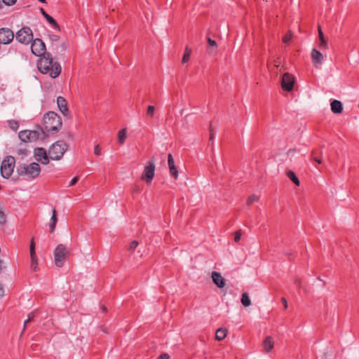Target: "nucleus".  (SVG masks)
<instances>
[{"instance_id": "nucleus-36", "label": "nucleus", "mask_w": 359, "mask_h": 359, "mask_svg": "<svg viewBox=\"0 0 359 359\" xmlns=\"http://www.w3.org/2000/svg\"><path fill=\"white\" fill-rule=\"evenodd\" d=\"M139 243L137 241H133L128 247V250L133 252L137 247Z\"/></svg>"}, {"instance_id": "nucleus-16", "label": "nucleus", "mask_w": 359, "mask_h": 359, "mask_svg": "<svg viewBox=\"0 0 359 359\" xmlns=\"http://www.w3.org/2000/svg\"><path fill=\"white\" fill-rule=\"evenodd\" d=\"M212 278L213 283L219 288H223L225 286V280L222 275L217 271L212 273Z\"/></svg>"}, {"instance_id": "nucleus-33", "label": "nucleus", "mask_w": 359, "mask_h": 359, "mask_svg": "<svg viewBox=\"0 0 359 359\" xmlns=\"http://www.w3.org/2000/svg\"><path fill=\"white\" fill-rule=\"evenodd\" d=\"M209 133H210L209 143H210V142H212V141L215 138L214 129L212 127V122H210V125H209Z\"/></svg>"}, {"instance_id": "nucleus-8", "label": "nucleus", "mask_w": 359, "mask_h": 359, "mask_svg": "<svg viewBox=\"0 0 359 359\" xmlns=\"http://www.w3.org/2000/svg\"><path fill=\"white\" fill-rule=\"evenodd\" d=\"M16 40L22 44L28 45L33 40V32L29 27H22L15 34Z\"/></svg>"}, {"instance_id": "nucleus-39", "label": "nucleus", "mask_w": 359, "mask_h": 359, "mask_svg": "<svg viewBox=\"0 0 359 359\" xmlns=\"http://www.w3.org/2000/svg\"><path fill=\"white\" fill-rule=\"evenodd\" d=\"M292 39V34L290 33V34H285L283 38V41L284 43H288L290 40Z\"/></svg>"}, {"instance_id": "nucleus-4", "label": "nucleus", "mask_w": 359, "mask_h": 359, "mask_svg": "<svg viewBox=\"0 0 359 359\" xmlns=\"http://www.w3.org/2000/svg\"><path fill=\"white\" fill-rule=\"evenodd\" d=\"M41 135H43V138L46 137V133L41 127H39V130H25L20 131L18 134L19 138L24 142H35L40 138Z\"/></svg>"}, {"instance_id": "nucleus-22", "label": "nucleus", "mask_w": 359, "mask_h": 359, "mask_svg": "<svg viewBox=\"0 0 359 359\" xmlns=\"http://www.w3.org/2000/svg\"><path fill=\"white\" fill-rule=\"evenodd\" d=\"M323 154L322 150L313 149L311 151V158L313 161H315L318 164L322 163L321 156Z\"/></svg>"}, {"instance_id": "nucleus-42", "label": "nucleus", "mask_w": 359, "mask_h": 359, "mask_svg": "<svg viewBox=\"0 0 359 359\" xmlns=\"http://www.w3.org/2000/svg\"><path fill=\"white\" fill-rule=\"evenodd\" d=\"M94 153L96 156H100L101 154V148L99 145H96L95 147Z\"/></svg>"}, {"instance_id": "nucleus-38", "label": "nucleus", "mask_w": 359, "mask_h": 359, "mask_svg": "<svg viewBox=\"0 0 359 359\" xmlns=\"http://www.w3.org/2000/svg\"><path fill=\"white\" fill-rule=\"evenodd\" d=\"M241 231L238 230L234 233V241L238 242L241 240Z\"/></svg>"}, {"instance_id": "nucleus-26", "label": "nucleus", "mask_w": 359, "mask_h": 359, "mask_svg": "<svg viewBox=\"0 0 359 359\" xmlns=\"http://www.w3.org/2000/svg\"><path fill=\"white\" fill-rule=\"evenodd\" d=\"M241 302L245 307H248L251 305V301L247 292H243L242 294Z\"/></svg>"}, {"instance_id": "nucleus-25", "label": "nucleus", "mask_w": 359, "mask_h": 359, "mask_svg": "<svg viewBox=\"0 0 359 359\" xmlns=\"http://www.w3.org/2000/svg\"><path fill=\"white\" fill-rule=\"evenodd\" d=\"M287 176L295 185L299 186L300 182L293 171L288 170L287 172Z\"/></svg>"}, {"instance_id": "nucleus-52", "label": "nucleus", "mask_w": 359, "mask_h": 359, "mask_svg": "<svg viewBox=\"0 0 359 359\" xmlns=\"http://www.w3.org/2000/svg\"><path fill=\"white\" fill-rule=\"evenodd\" d=\"M102 309H103L104 311H107V308L104 306H102Z\"/></svg>"}, {"instance_id": "nucleus-43", "label": "nucleus", "mask_w": 359, "mask_h": 359, "mask_svg": "<svg viewBox=\"0 0 359 359\" xmlns=\"http://www.w3.org/2000/svg\"><path fill=\"white\" fill-rule=\"evenodd\" d=\"M49 39L51 41H57L60 39V37L56 34H50L49 35Z\"/></svg>"}, {"instance_id": "nucleus-7", "label": "nucleus", "mask_w": 359, "mask_h": 359, "mask_svg": "<svg viewBox=\"0 0 359 359\" xmlns=\"http://www.w3.org/2000/svg\"><path fill=\"white\" fill-rule=\"evenodd\" d=\"M15 159L12 156H6L2 161L1 165V175L5 179H8L15 168Z\"/></svg>"}, {"instance_id": "nucleus-28", "label": "nucleus", "mask_w": 359, "mask_h": 359, "mask_svg": "<svg viewBox=\"0 0 359 359\" xmlns=\"http://www.w3.org/2000/svg\"><path fill=\"white\" fill-rule=\"evenodd\" d=\"M191 53V50L188 46L186 47L182 59V62L183 64L187 62L189 60L190 55Z\"/></svg>"}, {"instance_id": "nucleus-53", "label": "nucleus", "mask_w": 359, "mask_h": 359, "mask_svg": "<svg viewBox=\"0 0 359 359\" xmlns=\"http://www.w3.org/2000/svg\"><path fill=\"white\" fill-rule=\"evenodd\" d=\"M327 1H330L331 0H326Z\"/></svg>"}, {"instance_id": "nucleus-3", "label": "nucleus", "mask_w": 359, "mask_h": 359, "mask_svg": "<svg viewBox=\"0 0 359 359\" xmlns=\"http://www.w3.org/2000/svg\"><path fill=\"white\" fill-rule=\"evenodd\" d=\"M16 171L20 176L27 175L29 178L37 177L41 172V167L37 163H32L29 165L21 164L17 167Z\"/></svg>"}, {"instance_id": "nucleus-12", "label": "nucleus", "mask_w": 359, "mask_h": 359, "mask_svg": "<svg viewBox=\"0 0 359 359\" xmlns=\"http://www.w3.org/2000/svg\"><path fill=\"white\" fill-rule=\"evenodd\" d=\"M13 32L7 27L0 28V43L2 44H9L14 39Z\"/></svg>"}, {"instance_id": "nucleus-1", "label": "nucleus", "mask_w": 359, "mask_h": 359, "mask_svg": "<svg viewBox=\"0 0 359 359\" xmlns=\"http://www.w3.org/2000/svg\"><path fill=\"white\" fill-rule=\"evenodd\" d=\"M38 68L42 74H48L53 79L60 74L62 69L57 62H53V58L50 53H47L41 57L38 62Z\"/></svg>"}, {"instance_id": "nucleus-47", "label": "nucleus", "mask_w": 359, "mask_h": 359, "mask_svg": "<svg viewBox=\"0 0 359 359\" xmlns=\"http://www.w3.org/2000/svg\"><path fill=\"white\" fill-rule=\"evenodd\" d=\"M273 65L277 68L280 66V58L279 57H277L276 60H274Z\"/></svg>"}, {"instance_id": "nucleus-40", "label": "nucleus", "mask_w": 359, "mask_h": 359, "mask_svg": "<svg viewBox=\"0 0 359 359\" xmlns=\"http://www.w3.org/2000/svg\"><path fill=\"white\" fill-rule=\"evenodd\" d=\"M318 37L320 40L325 39L324 34L322 31L321 27L318 25Z\"/></svg>"}, {"instance_id": "nucleus-34", "label": "nucleus", "mask_w": 359, "mask_h": 359, "mask_svg": "<svg viewBox=\"0 0 359 359\" xmlns=\"http://www.w3.org/2000/svg\"><path fill=\"white\" fill-rule=\"evenodd\" d=\"M29 252H30V257H33L34 255H36L35 243H34L33 238L31 240V242H30Z\"/></svg>"}, {"instance_id": "nucleus-20", "label": "nucleus", "mask_w": 359, "mask_h": 359, "mask_svg": "<svg viewBox=\"0 0 359 359\" xmlns=\"http://www.w3.org/2000/svg\"><path fill=\"white\" fill-rule=\"evenodd\" d=\"M207 41L208 43L207 51L211 55L216 53L217 50V42L215 40L210 39V37H208Z\"/></svg>"}, {"instance_id": "nucleus-41", "label": "nucleus", "mask_w": 359, "mask_h": 359, "mask_svg": "<svg viewBox=\"0 0 359 359\" xmlns=\"http://www.w3.org/2000/svg\"><path fill=\"white\" fill-rule=\"evenodd\" d=\"M2 1L6 5V6H12L15 4L17 0H2Z\"/></svg>"}, {"instance_id": "nucleus-6", "label": "nucleus", "mask_w": 359, "mask_h": 359, "mask_svg": "<svg viewBox=\"0 0 359 359\" xmlns=\"http://www.w3.org/2000/svg\"><path fill=\"white\" fill-rule=\"evenodd\" d=\"M69 255L70 251L67 246L63 244H59L54 250V261L55 265L57 267H62Z\"/></svg>"}, {"instance_id": "nucleus-18", "label": "nucleus", "mask_w": 359, "mask_h": 359, "mask_svg": "<svg viewBox=\"0 0 359 359\" xmlns=\"http://www.w3.org/2000/svg\"><path fill=\"white\" fill-rule=\"evenodd\" d=\"M168 163L170 174L172 177H174L175 179H177L178 176V171L175 165L174 159L171 154H169L168 156Z\"/></svg>"}, {"instance_id": "nucleus-30", "label": "nucleus", "mask_w": 359, "mask_h": 359, "mask_svg": "<svg viewBox=\"0 0 359 359\" xmlns=\"http://www.w3.org/2000/svg\"><path fill=\"white\" fill-rule=\"evenodd\" d=\"M8 124L9 128L14 131H16L19 128V122L16 120H9Z\"/></svg>"}, {"instance_id": "nucleus-10", "label": "nucleus", "mask_w": 359, "mask_h": 359, "mask_svg": "<svg viewBox=\"0 0 359 359\" xmlns=\"http://www.w3.org/2000/svg\"><path fill=\"white\" fill-rule=\"evenodd\" d=\"M294 84V77L292 74L286 72L283 74L281 79V87L287 92L292 90Z\"/></svg>"}, {"instance_id": "nucleus-51", "label": "nucleus", "mask_w": 359, "mask_h": 359, "mask_svg": "<svg viewBox=\"0 0 359 359\" xmlns=\"http://www.w3.org/2000/svg\"><path fill=\"white\" fill-rule=\"evenodd\" d=\"M39 1L43 3V4H45L46 3V0H38Z\"/></svg>"}, {"instance_id": "nucleus-2", "label": "nucleus", "mask_w": 359, "mask_h": 359, "mask_svg": "<svg viewBox=\"0 0 359 359\" xmlns=\"http://www.w3.org/2000/svg\"><path fill=\"white\" fill-rule=\"evenodd\" d=\"M43 125L46 131L55 133L61 128L62 122L57 113L48 111L43 116Z\"/></svg>"}, {"instance_id": "nucleus-17", "label": "nucleus", "mask_w": 359, "mask_h": 359, "mask_svg": "<svg viewBox=\"0 0 359 359\" xmlns=\"http://www.w3.org/2000/svg\"><path fill=\"white\" fill-rule=\"evenodd\" d=\"M40 12L42 15L45 18V19L48 22V23L55 29L60 31V28L56 20L48 15L43 8H40Z\"/></svg>"}, {"instance_id": "nucleus-9", "label": "nucleus", "mask_w": 359, "mask_h": 359, "mask_svg": "<svg viewBox=\"0 0 359 359\" xmlns=\"http://www.w3.org/2000/svg\"><path fill=\"white\" fill-rule=\"evenodd\" d=\"M32 53L36 56L43 57L48 52L46 51V45L41 39H35L32 41Z\"/></svg>"}, {"instance_id": "nucleus-31", "label": "nucleus", "mask_w": 359, "mask_h": 359, "mask_svg": "<svg viewBox=\"0 0 359 359\" xmlns=\"http://www.w3.org/2000/svg\"><path fill=\"white\" fill-rule=\"evenodd\" d=\"M258 200L259 197L255 194H252L248 198L246 203L248 205H251L254 202L258 201Z\"/></svg>"}, {"instance_id": "nucleus-14", "label": "nucleus", "mask_w": 359, "mask_h": 359, "mask_svg": "<svg viewBox=\"0 0 359 359\" xmlns=\"http://www.w3.org/2000/svg\"><path fill=\"white\" fill-rule=\"evenodd\" d=\"M57 103L58 109L60 111V112L64 116H69V109L67 107V100L62 96H59L57 98Z\"/></svg>"}, {"instance_id": "nucleus-37", "label": "nucleus", "mask_w": 359, "mask_h": 359, "mask_svg": "<svg viewBox=\"0 0 359 359\" xmlns=\"http://www.w3.org/2000/svg\"><path fill=\"white\" fill-rule=\"evenodd\" d=\"M319 48L320 49L327 48V42L325 39L320 40Z\"/></svg>"}, {"instance_id": "nucleus-24", "label": "nucleus", "mask_w": 359, "mask_h": 359, "mask_svg": "<svg viewBox=\"0 0 359 359\" xmlns=\"http://www.w3.org/2000/svg\"><path fill=\"white\" fill-rule=\"evenodd\" d=\"M226 333L227 330L226 328H219L216 331L215 339L218 341H222L226 337Z\"/></svg>"}, {"instance_id": "nucleus-46", "label": "nucleus", "mask_w": 359, "mask_h": 359, "mask_svg": "<svg viewBox=\"0 0 359 359\" xmlns=\"http://www.w3.org/2000/svg\"><path fill=\"white\" fill-rule=\"evenodd\" d=\"M280 300L284 305V309H287L288 306L287 299L285 297H282Z\"/></svg>"}, {"instance_id": "nucleus-50", "label": "nucleus", "mask_w": 359, "mask_h": 359, "mask_svg": "<svg viewBox=\"0 0 359 359\" xmlns=\"http://www.w3.org/2000/svg\"><path fill=\"white\" fill-rule=\"evenodd\" d=\"M4 266H3V261L1 259H0V272L2 271V269H4Z\"/></svg>"}, {"instance_id": "nucleus-19", "label": "nucleus", "mask_w": 359, "mask_h": 359, "mask_svg": "<svg viewBox=\"0 0 359 359\" xmlns=\"http://www.w3.org/2000/svg\"><path fill=\"white\" fill-rule=\"evenodd\" d=\"M331 110L334 114H341L343 111L342 103L337 100H333L331 104Z\"/></svg>"}, {"instance_id": "nucleus-35", "label": "nucleus", "mask_w": 359, "mask_h": 359, "mask_svg": "<svg viewBox=\"0 0 359 359\" xmlns=\"http://www.w3.org/2000/svg\"><path fill=\"white\" fill-rule=\"evenodd\" d=\"M35 315H34V312H32L30 313L29 315H28V318L25 321L24 323V328H23V331L26 329L27 327V324L29 323V322H31L33 320L34 318Z\"/></svg>"}, {"instance_id": "nucleus-49", "label": "nucleus", "mask_w": 359, "mask_h": 359, "mask_svg": "<svg viewBox=\"0 0 359 359\" xmlns=\"http://www.w3.org/2000/svg\"><path fill=\"white\" fill-rule=\"evenodd\" d=\"M4 294V290L0 284V298L2 297Z\"/></svg>"}, {"instance_id": "nucleus-21", "label": "nucleus", "mask_w": 359, "mask_h": 359, "mask_svg": "<svg viewBox=\"0 0 359 359\" xmlns=\"http://www.w3.org/2000/svg\"><path fill=\"white\" fill-rule=\"evenodd\" d=\"M263 347L266 353L270 352L273 348V341L271 337H267L263 341Z\"/></svg>"}, {"instance_id": "nucleus-15", "label": "nucleus", "mask_w": 359, "mask_h": 359, "mask_svg": "<svg viewBox=\"0 0 359 359\" xmlns=\"http://www.w3.org/2000/svg\"><path fill=\"white\" fill-rule=\"evenodd\" d=\"M311 56L312 62L315 67H317L323 63V58H324L323 55L317 49L313 48L311 50Z\"/></svg>"}, {"instance_id": "nucleus-27", "label": "nucleus", "mask_w": 359, "mask_h": 359, "mask_svg": "<svg viewBox=\"0 0 359 359\" xmlns=\"http://www.w3.org/2000/svg\"><path fill=\"white\" fill-rule=\"evenodd\" d=\"M126 139V129L123 128L118 131V142L120 144L124 143Z\"/></svg>"}, {"instance_id": "nucleus-11", "label": "nucleus", "mask_w": 359, "mask_h": 359, "mask_svg": "<svg viewBox=\"0 0 359 359\" xmlns=\"http://www.w3.org/2000/svg\"><path fill=\"white\" fill-rule=\"evenodd\" d=\"M155 172V164L151 161H149L144 167L143 174L141 177L142 180H144L147 184L150 183L154 178Z\"/></svg>"}, {"instance_id": "nucleus-48", "label": "nucleus", "mask_w": 359, "mask_h": 359, "mask_svg": "<svg viewBox=\"0 0 359 359\" xmlns=\"http://www.w3.org/2000/svg\"><path fill=\"white\" fill-rule=\"evenodd\" d=\"M294 284H296L297 285H298L299 287H302V281H301V279L299 278H296L295 280H294Z\"/></svg>"}, {"instance_id": "nucleus-23", "label": "nucleus", "mask_w": 359, "mask_h": 359, "mask_svg": "<svg viewBox=\"0 0 359 359\" xmlns=\"http://www.w3.org/2000/svg\"><path fill=\"white\" fill-rule=\"evenodd\" d=\"M57 222V211L55 209H53V215H52V217L50 218V233H53L55 231Z\"/></svg>"}, {"instance_id": "nucleus-29", "label": "nucleus", "mask_w": 359, "mask_h": 359, "mask_svg": "<svg viewBox=\"0 0 359 359\" xmlns=\"http://www.w3.org/2000/svg\"><path fill=\"white\" fill-rule=\"evenodd\" d=\"M30 258H31L30 268L34 271H36L38 268V259H37L36 255H34L33 257H30Z\"/></svg>"}, {"instance_id": "nucleus-5", "label": "nucleus", "mask_w": 359, "mask_h": 359, "mask_svg": "<svg viewBox=\"0 0 359 359\" xmlns=\"http://www.w3.org/2000/svg\"><path fill=\"white\" fill-rule=\"evenodd\" d=\"M68 145L65 141L55 142L49 149L48 155L52 160H60L67 150Z\"/></svg>"}, {"instance_id": "nucleus-13", "label": "nucleus", "mask_w": 359, "mask_h": 359, "mask_svg": "<svg viewBox=\"0 0 359 359\" xmlns=\"http://www.w3.org/2000/svg\"><path fill=\"white\" fill-rule=\"evenodd\" d=\"M34 157L37 161L42 164L47 165L49 163V155L43 148H36L34 149Z\"/></svg>"}, {"instance_id": "nucleus-45", "label": "nucleus", "mask_w": 359, "mask_h": 359, "mask_svg": "<svg viewBox=\"0 0 359 359\" xmlns=\"http://www.w3.org/2000/svg\"><path fill=\"white\" fill-rule=\"evenodd\" d=\"M79 181V177H74L70 182L69 183V187H72V186H74V184H76L77 183V182Z\"/></svg>"}, {"instance_id": "nucleus-44", "label": "nucleus", "mask_w": 359, "mask_h": 359, "mask_svg": "<svg viewBox=\"0 0 359 359\" xmlns=\"http://www.w3.org/2000/svg\"><path fill=\"white\" fill-rule=\"evenodd\" d=\"M170 355L168 353H164L158 355V359H169Z\"/></svg>"}, {"instance_id": "nucleus-32", "label": "nucleus", "mask_w": 359, "mask_h": 359, "mask_svg": "<svg viewBox=\"0 0 359 359\" xmlns=\"http://www.w3.org/2000/svg\"><path fill=\"white\" fill-rule=\"evenodd\" d=\"M155 110H156V107L154 105H149L148 107H147V113H146V116L147 117H153L154 116V112H155Z\"/></svg>"}]
</instances>
